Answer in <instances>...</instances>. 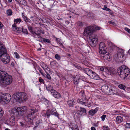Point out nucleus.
Segmentation results:
<instances>
[{
    "label": "nucleus",
    "mask_w": 130,
    "mask_h": 130,
    "mask_svg": "<svg viewBox=\"0 0 130 130\" xmlns=\"http://www.w3.org/2000/svg\"><path fill=\"white\" fill-rule=\"evenodd\" d=\"M27 107L25 106L21 107H16L13 108L11 111V113L14 116H12L6 121L7 124L11 125H14L15 121V117L18 119L20 118L25 114L26 111Z\"/></svg>",
    "instance_id": "1"
},
{
    "label": "nucleus",
    "mask_w": 130,
    "mask_h": 130,
    "mask_svg": "<svg viewBox=\"0 0 130 130\" xmlns=\"http://www.w3.org/2000/svg\"><path fill=\"white\" fill-rule=\"evenodd\" d=\"M13 80L12 76L6 72L0 70V84L6 86L11 84Z\"/></svg>",
    "instance_id": "2"
},
{
    "label": "nucleus",
    "mask_w": 130,
    "mask_h": 130,
    "mask_svg": "<svg viewBox=\"0 0 130 130\" xmlns=\"http://www.w3.org/2000/svg\"><path fill=\"white\" fill-rule=\"evenodd\" d=\"M12 97L16 102L20 103L26 101L28 99L27 94L24 92L15 93L13 94Z\"/></svg>",
    "instance_id": "3"
},
{
    "label": "nucleus",
    "mask_w": 130,
    "mask_h": 130,
    "mask_svg": "<svg viewBox=\"0 0 130 130\" xmlns=\"http://www.w3.org/2000/svg\"><path fill=\"white\" fill-rule=\"evenodd\" d=\"M117 72L121 78H125L130 74V70L123 65L118 69Z\"/></svg>",
    "instance_id": "4"
},
{
    "label": "nucleus",
    "mask_w": 130,
    "mask_h": 130,
    "mask_svg": "<svg viewBox=\"0 0 130 130\" xmlns=\"http://www.w3.org/2000/svg\"><path fill=\"white\" fill-rule=\"evenodd\" d=\"M38 109L37 107H33L29 110V113L26 118V121L28 123L32 124L33 123V120L35 118L33 115L38 112Z\"/></svg>",
    "instance_id": "5"
},
{
    "label": "nucleus",
    "mask_w": 130,
    "mask_h": 130,
    "mask_svg": "<svg viewBox=\"0 0 130 130\" xmlns=\"http://www.w3.org/2000/svg\"><path fill=\"white\" fill-rule=\"evenodd\" d=\"M89 38L90 39V41L89 42V44L93 47L95 46L97 43V36L96 35H92L90 36Z\"/></svg>",
    "instance_id": "6"
},
{
    "label": "nucleus",
    "mask_w": 130,
    "mask_h": 130,
    "mask_svg": "<svg viewBox=\"0 0 130 130\" xmlns=\"http://www.w3.org/2000/svg\"><path fill=\"white\" fill-rule=\"evenodd\" d=\"M51 115H54L57 117L59 118L58 116V114L55 108H53L51 110H48L46 111L45 113H44V116L47 118H49Z\"/></svg>",
    "instance_id": "7"
},
{
    "label": "nucleus",
    "mask_w": 130,
    "mask_h": 130,
    "mask_svg": "<svg viewBox=\"0 0 130 130\" xmlns=\"http://www.w3.org/2000/svg\"><path fill=\"white\" fill-rule=\"evenodd\" d=\"M0 56L1 60L5 64L8 63L9 62L10 59L9 55L7 53V51L6 53H3Z\"/></svg>",
    "instance_id": "8"
},
{
    "label": "nucleus",
    "mask_w": 130,
    "mask_h": 130,
    "mask_svg": "<svg viewBox=\"0 0 130 130\" xmlns=\"http://www.w3.org/2000/svg\"><path fill=\"white\" fill-rule=\"evenodd\" d=\"M94 31L93 27L89 26L86 27L85 29L84 35L86 36L91 35Z\"/></svg>",
    "instance_id": "9"
},
{
    "label": "nucleus",
    "mask_w": 130,
    "mask_h": 130,
    "mask_svg": "<svg viewBox=\"0 0 130 130\" xmlns=\"http://www.w3.org/2000/svg\"><path fill=\"white\" fill-rule=\"evenodd\" d=\"M11 99V95L9 94H7L2 97V101L5 104L8 103Z\"/></svg>",
    "instance_id": "10"
},
{
    "label": "nucleus",
    "mask_w": 130,
    "mask_h": 130,
    "mask_svg": "<svg viewBox=\"0 0 130 130\" xmlns=\"http://www.w3.org/2000/svg\"><path fill=\"white\" fill-rule=\"evenodd\" d=\"M125 50L123 49H120L118 50L117 57L120 60H123L124 56Z\"/></svg>",
    "instance_id": "11"
},
{
    "label": "nucleus",
    "mask_w": 130,
    "mask_h": 130,
    "mask_svg": "<svg viewBox=\"0 0 130 130\" xmlns=\"http://www.w3.org/2000/svg\"><path fill=\"white\" fill-rule=\"evenodd\" d=\"M101 56L102 59L105 61H106V60L110 61V55L109 53L106 54V53L102 55L101 54Z\"/></svg>",
    "instance_id": "12"
},
{
    "label": "nucleus",
    "mask_w": 130,
    "mask_h": 130,
    "mask_svg": "<svg viewBox=\"0 0 130 130\" xmlns=\"http://www.w3.org/2000/svg\"><path fill=\"white\" fill-rule=\"evenodd\" d=\"M12 27L13 30L16 32H20L22 31L23 29V27L18 28L16 26V24L14 23L12 25Z\"/></svg>",
    "instance_id": "13"
},
{
    "label": "nucleus",
    "mask_w": 130,
    "mask_h": 130,
    "mask_svg": "<svg viewBox=\"0 0 130 130\" xmlns=\"http://www.w3.org/2000/svg\"><path fill=\"white\" fill-rule=\"evenodd\" d=\"M51 93L53 96L55 98L59 99L61 97V95L60 94L55 90H52Z\"/></svg>",
    "instance_id": "14"
},
{
    "label": "nucleus",
    "mask_w": 130,
    "mask_h": 130,
    "mask_svg": "<svg viewBox=\"0 0 130 130\" xmlns=\"http://www.w3.org/2000/svg\"><path fill=\"white\" fill-rule=\"evenodd\" d=\"M6 51L5 47L2 43L0 41V56L2 55L3 53H6Z\"/></svg>",
    "instance_id": "15"
},
{
    "label": "nucleus",
    "mask_w": 130,
    "mask_h": 130,
    "mask_svg": "<svg viewBox=\"0 0 130 130\" xmlns=\"http://www.w3.org/2000/svg\"><path fill=\"white\" fill-rule=\"evenodd\" d=\"M110 86L108 85H104L103 86L101 87V89L102 91L104 93L107 94V92L109 90H110Z\"/></svg>",
    "instance_id": "16"
},
{
    "label": "nucleus",
    "mask_w": 130,
    "mask_h": 130,
    "mask_svg": "<svg viewBox=\"0 0 130 130\" xmlns=\"http://www.w3.org/2000/svg\"><path fill=\"white\" fill-rule=\"evenodd\" d=\"M90 77L91 78L94 79L98 80L100 78L99 76L97 75L95 72L92 71L91 73L90 74Z\"/></svg>",
    "instance_id": "17"
},
{
    "label": "nucleus",
    "mask_w": 130,
    "mask_h": 130,
    "mask_svg": "<svg viewBox=\"0 0 130 130\" xmlns=\"http://www.w3.org/2000/svg\"><path fill=\"white\" fill-rule=\"evenodd\" d=\"M105 70L106 73L109 75L113 74L114 73L115 70L114 69L112 68H108L105 69Z\"/></svg>",
    "instance_id": "18"
},
{
    "label": "nucleus",
    "mask_w": 130,
    "mask_h": 130,
    "mask_svg": "<svg viewBox=\"0 0 130 130\" xmlns=\"http://www.w3.org/2000/svg\"><path fill=\"white\" fill-rule=\"evenodd\" d=\"M80 76L79 75H76L73 79L74 83L75 85H77L79 82L80 80Z\"/></svg>",
    "instance_id": "19"
},
{
    "label": "nucleus",
    "mask_w": 130,
    "mask_h": 130,
    "mask_svg": "<svg viewBox=\"0 0 130 130\" xmlns=\"http://www.w3.org/2000/svg\"><path fill=\"white\" fill-rule=\"evenodd\" d=\"M77 102L83 105L87 106V103L86 102H85L83 99H78L77 100Z\"/></svg>",
    "instance_id": "20"
},
{
    "label": "nucleus",
    "mask_w": 130,
    "mask_h": 130,
    "mask_svg": "<svg viewBox=\"0 0 130 130\" xmlns=\"http://www.w3.org/2000/svg\"><path fill=\"white\" fill-rule=\"evenodd\" d=\"M35 127H40L42 125V121L41 120H38L35 122Z\"/></svg>",
    "instance_id": "21"
},
{
    "label": "nucleus",
    "mask_w": 130,
    "mask_h": 130,
    "mask_svg": "<svg viewBox=\"0 0 130 130\" xmlns=\"http://www.w3.org/2000/svg\"><path fill=\"white\" fill-rule=\"evenodd\" d=\"M84 71L88 76H90V74L92 71L88 68H86L84 69Z\"/></svg>",
    "instance_id": "22"
},
{
    "label": "nucleus",
    "mask_w": 130,
    "mask_h": 130,
    "mask_svg": "<svg viewBox=\"0 0 130 130\" xmlns=\"http://www.w3.org/2000/svg\"><path fill=\"white\" fill-rule=\"evenodd\" d=\"M67 103L69 106L72 107L75 103V102L74 100L72 99L68 101Z\"/></svg>",
    "instance_id": "23"
},
{
    "label": "nucleus",
    "mask_w": 130,
    "mask_h": 130,
    "mask_svg": "<svg viewBox=\"0 0 130 130\" xmlns=\"http://www.w3.org/2000/svg\"><path fill=\"white\" fill-rule=\"evenodd\" d=\"M46 67L45 69H44V68L43 67H42V68H43V69L45 71V72L47 74H46V77L47 78V79H48L50 80L51 79V76L50 75V74L47 73V72L46 71L47 70H48V68L47 67Z\"/></svg>",
    "instance_id": "24"
},
{
    "label": "nucleus",
    "mask_w": 130,
    "mask_h": 130,
    "mask_svg": "<svg viewBox=\"0 0 130 130\" xmlns=\"http://www.w3.org/2000/svg\"><path fill=\"white\" fill-rule=\"evenodd\" d=\"M116 92L112 88H111L110 87V90H109L108 92H107V94L109 95H113L115 94Z\"/></svg>",
    "instance_id": "25"
},
{
    "label": "nucleus",
    "mask_w": 130,
    "mask_h": 130,
    "mask_svg": "<svg viewBox=\"0 0 130 130\" xmlns=\"http://www.w3.org/2000/svg\"><path fill=\"white\" fill-rule=\"evenodd\" d=\"M97 111V109L96 108L94 109L91 110L89 111V112L90 115L93 116L96 112Z\"/></svg>",
    "instance_id": "26"
},
{
    "label": "nucleus",
    "mask_w": 130,
    "mask_h": 130,
    "mask_svg": "<svg viewBox=\"0 0 130 130\" xmlns=\"http://www.w3.org/2000/svg\"><path fill=\"white\" fill-rule=\"evenodd\" d=\"M101 49V50H99V53L101 54H101L102 55L106 53L107 51L106 47L105 49L104 48Z\"/></svg>",
    "instance_id": "27"
},
{
    "label": "nucleus",
    "mask_w": 130,
    "mask_h": 130,
    "mask_svg": "<svg viewBox=\"0 0 130 130\" xmlns=\"http://www.w3.org/2000/svg\"><path fill=\"white\" fill-rule=\"evenodd\" d=\"M32 34H33L32 36H33V37L35 38H37V37L36 36V35H37V36H40L41 34V33L40 31L38 30L35 32H33Z\"/></svg>",
    "instance_id": "28"
},
{
    "label": "nucleus",
    "mask_w": 130,
    "mask_h": 130,
    "mask_svg": "<svg viewBox=\"0 0 130 130\" xmlns=\"http://www.w3.org/2000/svg\"><path fill=\"white\" fill-rule=\"evenodd\" d=\"M82 113L79 110L77 111L75 113V115L76 116L77 118H80L82 115Z\"/></svg>",
    "instance_id": "29"
},
{
    "label": "nucleus",
    "mask_w": 130,
    "mask_h": 130,
    "mask_svg": "<svg viewBox=\"0 0 130 130\" xmlns=\"http://www.w3.org/2000/svg\"><path fill=\"white\" fill-rule=\"evenodd\" d=\"M79 94L81 96L83 97V99H84V100H85L87 101H88V100H87L86 95L85 94L84 91H82L80 92L79 93Z\"/></svg>",
    "instance_id": "30"
},
{
    "label": "nucleus",
    "mask_w": 130,
    "mask_h": 130,
    "mask_svg": "<svg viewBox=\"0 0 130 130\" xmlns=\"http://www.w3.org/2000/svg\"><path fill=\"white\" fill-rule=\"evenodd\" d=\"M106 47L105 46V44L104 42H101L99 45V49L101 50V49H102V48H104L105 49V48H106Z\"/></svg>",
    "instance_id": "31"
},
{
    "label": "nucleus",
    "mask_w": 130,
    "mask_h": 130,
    "mask_svg": "<svg viewBox=\"0 0 130 130\" xmlns=\"http://www.w3.org/2000/svg\"><path fill=\"white\" fill-rule=\"evenodd\" d=\"M116 121L118 123H120L121 122L123 121L122 117L120 116H118L116 118Z\"/></svg>",
    "instance_id": "32"
},
{
    "label": "nucleus",
    "mask_w": 130,
    "mask_h": 130,
    "mask_svg": "<svg viewBox=\"0 0 130 130\" xmlns=\"http://www.w3.org/2000/svg\"><path fill=\"white\" fill-rule=\"evenodd\" d=\"M15 1L20 4L24 5L26 4V1L24 0H15Z\"/></svg>",
    "instance_id": "33"
},
{
    "label": "nucleus",
    "mask_w": 130,
    "mask_h": 130,
    "mask_svg": "<svg viewBox=\"0 0 130 130\" xmlns=\"http://www.w3.org/2000/svg\"><path fill=\"white\" fill-rule=\"evenodd\" d=\"M24 21L27 24L28 23H30L31 21L29 19L26 17L25 18L23 19Z\"/></svg>",
    "instance_id": "34"
},
{
    "label": "nucleus",
    "mask_w": 130,
    "mask_h": 130,
    "mask_svg": "<svg viewBox=\"0 0 130 130\" xmlns=\"http://www.w3.org/2000/svg\"><path fill=\"white\" fill-rule=\"evenodd\" d=\"M30 19L34 22H36V21L39 20V18L35 16L31 17H30Z\"/></svg>",
    "instance_id": "35"
},
{
    "label": "nucleus",
    "mask_w": 130,
    "mask_h": 130,
    "mask_svg": "<svg viewBox=\"0 0 130 130\" xmlns=\"http://www.w3.org/2000/svg\"><path fill=\"white\" fill-rule=\"evenodd\" d=\"M46 88L48 91L50 90L51 92L52 90H54L53 89V87L51 84H48V86L46 87Z\"/></svg>",
    "instance_id": "36"
},
{
    "label": "nucleus",
    "mask_w": 130,
    "mask_h": 130,
    "mask_svg": "<svg viewBox=\"0 0 130 130\" xmlns=\"http://www.w3.org/2000/svg\"><path fill=\"white\" fill-rule=\"evenodd\" d=\"M118 87L121 89L125 90L126 88L125 86L123 84H120L118 85Z\"/></svg>",
    "instance_id": "37"
},
{
    "label": "nucleus",
    "mask_w": 130,
    "mask_h": 130,
    "mask_svg": "<svg viewBox=\"0 0 130 130\" xmlns=\"http://www.w3.org/2000/svg\"><path fill=\"white\" fill-rule=\"evenodd\" d=\"M22 21V20L20 18L14 19V23H20Z\"/></svg>",
    "instance_id": "38"
},
{
    "label": "nucleus",
    "mask_w": 130,
    "mask_h": 130,
    "mask_svg": "<svg viewBox=\"0 0 130 130\" xmlns=\"http://www.w3.org/2000/svg\"><path fill=\"white\" fill-rule=\"evenodd\" d=\"M80 110H79L81 112L83 113H85L86 112V109L84 108L80 107Z\"/></svg>",
    "instance_id": "39"
},
{
    "label": "nucleus",
    "mask_w": 130,
    "mask_h": 130,
    "mask_svg": "<svg viewBox=\"0 0 130 130\" xmlns=\"http://www.w3.org/2000/svg\"><path fill=\"white\" fill-rule=\"evenodd\" d=\"M6 13L8 15L10 16L12 15V11L11 10L8 9L7 10Z\"/></svg>",
    "instance_id": "40"
},
{
    "label": "nucleus",
    "mask_w": 130,
    "mask_h": 130,
    "mask_svg": "<svg viewBox=\"0 0 130 130\" xmlns=\"http://www.w3.org/2000/svg\"><path fill=\"white\" fill-rule=\"evenodd\" d=\"M43 41L45 42L50 43H51V41L48 39L43 38L42 39Z\"/></svg>",
    "instance_id": "41"
},
{
    "label": "nucleus",
    "mask_w": 130,
    "mask_h": 130,
    "mask_svg": "<svg viewBox=\"0 0 130 130\" xmlns=\"http://www.w3.org/2000/svg\"><path fill=\"white\" fill-rule=\"evenodd\" d=\"M34 68L35 69V70H39L41 68L37 64H36L34 65Z\"/></svg>",
    "instance_id": "42"
},
{
    "label": "nucleus",
    "mask_w": 130,
    "mask_h": 130,
    "mask_svg": "<svg viewBox=\"0 0 130 130\" xmlns=\"http://www.w3.org/2000/svg\"><path fill=\"white\" fill-rule=\"evenodd\" d=\"M39 82L41 84H44L45 83L44 80L41 77H39Z\"/></svg>",
    "instance_id": "43"
},
{
    "label": "nucleus",
    "mask_w": 130,
    "mask_h": 130,
    "mask_svg": "<svg viewBox=\"0 0 130 130\" xmlns=\"http://www.w3.org/2000/svg\"><path fill=\"white\" fill-rule=\"evenodd\" d=\"M4 114V111L0 107V119L2 117Z\"/></svg>",
    "instance_id": "44"
},
{
    "label": "nucleus",
    "mask_w": 130,
    "mask_h": 130,
    "mask_svg": "<svg viewBox=\"0 0 130 130\" xmlns=\"http://www.w3.org/2000/svg\"><path fill=\"white\" fill-rule=\"evenodd\" d=\"M37 38H38V40H37L38 41L40 42H42V41H43V38H42L41 36H37Z\"/></svg>",
    "instance_id": "45"
},
{
    "label": "nucleus",
    "mask_w": 130,
    "mask_h": 130,
    "mask_svg": "<svg viewBox=\"0 0 130 130\" xmlns=\"http://www.w3.org/2000/svg\"><path fill=\"white\" fill-rule=\"evenodd\" d=\"M77 24L78 26L79 27H82L83 26L82 23L80 21L78 22L77 23Z\"/></svg>",
    "instance_id": "46"
},
{
    "label": "nucleus",
    "mask_w": 130,
    "mask_h": 130,
    "mask_svg": "<svg viewBox=\"0 0 130 130\" xmlns=\"http://www.w3.org/2000/svg\"><path fill=\"white\" fill-rule=\"evenodd\" d=\"M55 58L58 60H60V56L58 54H56L55 57Z\"/></svg>",
    "instance_id": "47"
},
{
    "label": "nucleus",
    "mask_w": 130,
    "mask_h": 130,
    "mask_svg": "<svg viewBox=\"0 0 130 130\" xmlns=\"http://www.w3.org/2000/svg\"><path fill=\"white\" fill-rule=\"evenodd\" d=\"M28 26V30L30 31L31 32L33 33V31H32V27L31 26L28 25H27Z\"/></svg>",
    "instance_id": "48"
},
{
    "label": "nucleus",
    "mask_w": 130,
    "mask_h": 130,
    "mask_svg": "<svg viewBox=\"0 0 130 130\" xmlns=\"http://www.w3.org/2000/svg\"><path fill=\"white\" fill-rule=\"evenodd\" d=\"M106 117V115H103L101 117V118L102 119V121H104L105 119V118Z\"/></svg>",
    "instance_id": "49"
},
{
    "label": "nucleus",
    "mask_w": 130,
    "mask_h": 130,
    "mask_svg": "<svg viewBox=\"0 0 130 130\" xmlns=\"http://www.w3.org/2000/svg\"><path fill=\"white\" fill-rule=\"evenodd\" d=\"M103 130H110L109 128L106 126H103Z\"/></svg>",
    "instance_id": "50"
},
{
    "label": "nucleus",
    "mask_w": 130,
    "mask_h": 130,
    "mask_svg": "<svg viewBox=\"0 0 130 130\" xmlns=\"http://www.w3.org/2000/svg\"><path fill=\"white\" fill-rule=\"evenodd\" d=\"M56 40L57 41V42L59 43L62 46H63V45L62 43H60V39L58 38H57L56 37Z\"/></svg>",
    "instance_id": "51"
},
{
    "label": "nucleus",
    "mask_w": 130,
    "mask_h": 130,
    "mask_svg": "<svg viewBox=\"0 0 130 130\" xmlns=\"http://www.w3.org/2000/svg\"><path fill=\"white\" fill-rule=\"evenodd\" d=\"M22 31L23 32V33L28 34V32L27 31V29H23H23H22Z\"/></svg>",
    "instance_id": "52"
},
{
    "label": "nucleus",
    "mask_w": 130,
    "mask_h": 130,
    "mask_svg": "<svg viewBox=\"0 0 130 130\" xmlns=\"http://www.w3.org/2000/svg\"><path fill=\"white\" fill-rule=\"evenodd\" d=\"M14 54L15 56V57L17 58H20V56L16 52L14 53Z\"/></svg>",
    "instance_id": "53"
},
{
    "label": "nucleus",
    "mask_w": 130,
    "mask_h": 130,
    "mask_svg": "<svg viewBox=\"0 0 130 130\" xmlns=\"http://www.w3.org/2000/svg\"><path fill=\"white\" fill-rule=\"evenodd\" d=\"M125 127L130 128V123H127L125 125Z\"/></svg>",
    "instance_id": "54"
},
{
    "label": "nucleus",
    "mask_w": 130,
    "mask_h": 130,
    "mask_svg": "<svg viewBox=\"0 0 130 130\" xmlns=\"http://www.w3.org/2000/svg\"><path fill=\"white\" fill-rule=\"evenodd\" d=\"M50 65L52 67H53V66H55V63L54 61H52L50 62Z\"/></svg>",
    "instance_id": "55"
},
{
    "label": "nucleus",
    "mask_w": 130,
    "mask_h": 130,
    "mask_svg": "<svg viewBox=\"0 0 130 130\" xmlns=\"http://www.w3.org/2000/svg\"><path fill=\"white\" fill-rule=\"evenodd\" d=\"M124 30L126 31H127L130 34V29L127 27H125L124 28Z\"/></svg>",
    "instance_id": "56"
},
{
    "label": "nucleus",
    "mask_w": 130,
    "mask_h": 130,
    "mask_svg": "<svg viewBox=\"0 0 130 130\" xmlns=\"http://www.w3.org/2000/svg\"><path fill=\"white\" fill-rule=\"evenodd\" d=\"M70 127L73 130H77V126L76 125H75L74 126V127H72L70 126Z\"/></svg>",
    "instance_id": "57"
},
{
    "label": "nucleus",
    "mask_w": 130,
    "mask_h": 130,
    "mask_svg": "<svg viewBox=\"0 0 130 130\" xmlns=\"http://www.w3.org/2000/svg\"><path fill=\"white\" fill-rule=\"evenodd\" d=\"M99 69L101 71H103L104 69V67H99Z\"/></svg>",
    "instance_id": "58"
},
{
    "label": "nucleus",
    "mask_w": 130,
    "mask_h": 130,
    "mask_svg": "<svg viewBox=\"0 0 130 130\" xmlns=\"http://www.w3.org/2000/svg\"><path fill=\"white\" fill-rule=\"evenodd\" d=\"M108 23L110 24H111L112 25H114L115 24V23L111 21H109L108 22Z\"/></svg>",
    "instance_id": "59"
},
{
    "label": "nucleus",
    "mask_w": 130,
    "mask_h": 130,
    "mask_svg": "<svg viewBox=\"0 0 130 130\" xmlns=\"http://www.w3.org/2000/svg\"><path fill=\"white\" fill-rule=\"evenodd\" d=\"M22 16L23 19L26 17L23 13H22Z\"/></svg>",
    "instance_id": "60"
},
{
    "label": "nucleus",
    "mask_w": 130,
    "mask_h": 130,
    "mask_svg": "<svg viewBox=\"0 0 130 130\" xmlns=\"http://www.w3.org/2000/svg\"><path fill=\"white\" fill-rule=\"evenodd\" d=\"M105 10L107 11H111L110 9L108 8H105Z\"/></svg>",
    "instance_id": "61"
},
{
    "label": "nucleus",
    "mask_w": 130,
    "mask_h": 130,
    "mask_svg": "<svg viewBox=\"0 0 130 130\" xmlns=\"http://www.w3.org/2000/svg\"><path fill=\"white\" fill-rule=\"evenodd\" d=\"M95 29L97 30H99L101 28L99 26H96L95 27Z\"/></svg>",
    "instance_id": "62"
},
{
    "label": "nucleus",
    "mask_w": 130,
    "mask_h": 130,
    "mask_svg": "<svg viewBox=\"0 0 130 130\" xmlns=\"http://www.w3.org/2000/svg\"><path fill=\"white\" fill-rule=\"evenodd\" d=\"M39 70V72L42 75H43V71H42V69L41 68H40V69Z\"/></svg>",
    "instance_id": "63"
},
{
    "label": "nucleus",
    "mask_w": 130,
    "mask_h": 130,
    "mask_svg": "<svg viewBox=\"0 0 130 130\" xmlns=\"http://www.w3.org/2000/svg\"><path fill=\"white\" fill-rule=\"evenodd\" d=\"M3 26V25L2 23L1 22H0V28H2Z\"/></svg>",
    "instance_id": "64"
}]
</instances>
